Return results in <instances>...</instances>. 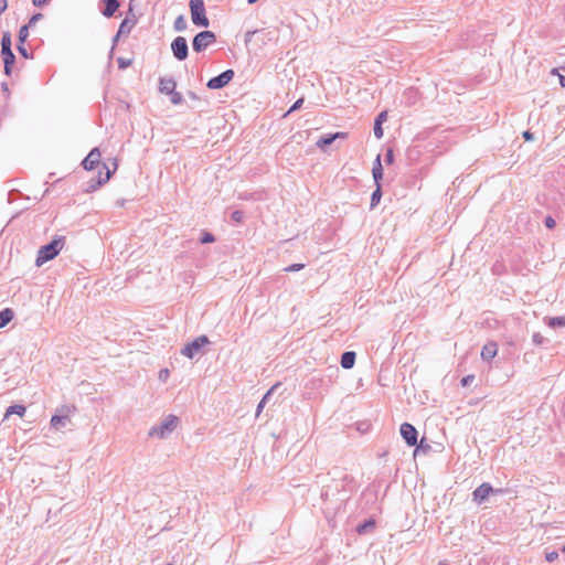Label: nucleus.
Masks as SVG:
<instances>
[{"instance_id": "nucleus-53", "label": "nucleus", "mask_w": 565, "mask_h": 565, "mask_svg": "<svg viewBox=\"0 0 565 565\" xmlns=\"http://www.w3.org/2000/svg\"><path fill=\"white\" fill-rule=\"evenodd\" d=\"M561 551L565 553V544L562 546Z\"/></svg>"}, {"instance_id": "nucleus-10", "label": "nucleus", "mask_w": 565, "mask_h": 565, "mask_svg": "<svg viewBox=\"0 0 565 565\" xmlns=\"http://www.w3.org/2000/svg\"><path fill=\"white\" fill-rule=\"evenodd\" d=\"M234 77V71L233 70H226L218 74L217 76H214L209 79L206 86L210 89H221L224 86H226Z\"/></svg>"}, {"instance_id": "nucleus-35", "label": "nucleus", "mask_w": 565, "mask_h": 565, "mask_svg": "<svg viewBox=\"0 0 565 565\" xmlns=\"http://www.w3.org/2000/svg\"><path fill=\"white\" fill-rule=\"evenodd\" d=\"M302 268H305V264H292V265L286 267L284 270L285 271H299Z\"/></svg>"}, {"instance_id": "nucleus-33", "label": "nucleus", "mask_w": 565, "mask_h": 565, "mask_svg": "<svg viewBox=\"0 0 565 565\" xmlns=\"http://www.w3.org/2000/svg\"><path fill=\"white\" fill-rule=\"evenodd\" d=\"M552 75H556L558 77L559 85L565 88V76L558 73L557 68H553L551 71Z\"/></svg>"}, {"instance_id": "nucleus-42", "label": "nucleus", "mask_w": 565, "mask_h": 565, "mask_svg": "<svg viewBox=\"0 0 565 565\" xmlns=\"http://www.w3.org/2000/svg\"><path fill=\"white\" fill-rule=\"evenodd\" d=\"M532 340L535 344H542L543 343V335L541 333H534L532 337Z\"/></svg>"}, {"instance_id": "nucleus-37", "label": "nucleus", "mask_w": 565, "mask_h": 565, "mask_svg": "<svg viewBox=\"0 0 565 565\" xmlns=\"http://www.w3.org/2000/svg\"><path fill=\"white\" fill-rule=\"evenodd\" d=\"M545 558L547 562L552 563L558 558V553L556 551H552L546 553Z\"/></svg>"}, {"instance_id": "nucleus-22", "label": "nucleus", "mask_w": 565, "mask_h": 565, "mask_svg": "<svg viewBox=\"0 0 565 565\" xmlns=\"http://www.w3.org/2000/svg\"><path fill=\"white\" fill-rule=\"evenodd\" d=\"M188 22L183 15H179L173 23V28L177 32H182L186 29Z\"/></svg>"}, {"instance_id": "nucleus-3", "label": "nucleus", "mask_w": 565, "mask_h": 565, "mask_svg": "<svg viewBox=\"0 0 565 565\" xmlns=\"http://www.w3.org/2000/svg\"><path fill=\"white\" fill-rule=\"evenodd\" d=\"M1 57L3 60V73L10 76L15 62V55L12 51V38L10 32H4L1 36Z\"/></svg>"}, {"instance_id": "nucleus-52", "label": "nucleus", "mask_w": 565, "mask_h": 565, "mask_svg": "<svg viewBox=\"0 0 565 565\" xmlns=\"http://www.w3.org/2000/svg\"><path fill=\"white\" fill-rule=\"evenodd\" d=\"M257 1H258V0H247V2H248L249 4H253V3L257 2Z\"/></svg>"}, {"instance_id": "nucleus-31", "label": "nucleus", "mask_w": 565, "mask_h": 565, "mask_svg": "<svg viewBox=\"0 0 565 565\" xmlns=\"http://www.w3.org/2000/svg\"><path fill=\"white\" fill-rule=\"evenodd\" d=\"M170 95H171V103L173 105H179V104H181L183 102V97H182V95L179 92L174 90Z\"/></svg>"}, {"instance_id": "nucleus-8", "label": "nucleus", "mask_w": 565, "mask_h": 565, "mask_svg": "<svg viewBox=\"0 0 565 565\" xmlns=\"http://www.w3.org/2000/svg\"><path fill=\"white\" fill-rule=\"evenodd\" d=\"M215 40L216 36L212 31H201L194 36L192 47L195 52H202L209 45L213 44Z\"/></svg>"}, {"instance_id": "nucleus-4", "label": "nucleus", "mask_w": 565, "mask_h": 565, "mask_svg": "<svg viewBox=\"0 0 565 565\" xmlns=\"http://www.w3.org/2000/svg\"><path fill=\"white\" fill-rule=\"evenodd\" d=\"M179 423V418L174 415L166 416L162 422L158 425H154L150 428L148 435L149 437L156 438H166L177 428Z\"/></svg>"}, {"instance_id": "nucleus-18", "label": "nucleus", "mask_w": 565, "mask_h": 565, "mask_svg": "<svg viewBox=\"0 0 565 565\" xmlns=\"http://www.w3.org/2000/svg\"><path fill=\"white\" fill-rule=\"evenodd\" d=\"M373 179L376 185H381L380 182L383 179V167L381 163V156L379 154L374 161L372 169Z\"/></svg>"}, {"instance_id": "nucleus-20", "label": "nucleus", "mask_w": 565, "mask_h": 565, "mask_svg": "<svg viewBox=\"0 0 565 565\" xmlns=\"http://www.w3.org/2000/svg\"><path fill=\"white\" fill-rule=\"evenodd\" d=\"M25 412H26V408L23 405H20V404L11 405L7 408V411L4 413L3 420L8 419L13 414L18 415L20 417H23Z\"/></svg>"}, {"instance_id": "nucleus-47", "label": "nucleus", "mask_w": 565, "mask_h": 565, "mask_svg": "<svg viewBox=\"0 0 565 565\" xmlns=\"http://www.w3.org/2000/svg\"><path fill=\"white\" fill-rule=\"evenodd\" d=\"M7 0H0V14L7 9Z\"/></svg>"}, {"instance_id": "nucleus-46", "label": "nucleus", "mask_w": 565, "mask_h": 565, "mask_svg": "<svg viewBox=\"0 0 565 565\" xmlns=\"http://www.w3.org/2000/svg\"><path fill=\"white\" fill-rule=\"evenodd\" d=\"M169 376V371L167 369H163L159 372V379L166 380Z\"/></svg>"}, {"instance_id": "nucleus-50", "label": "nucleus", "mask_w": 565, "mask_h": 565, "mask_svg": "<svg viewBox=\"0 0 565 565\" xmlns=\"http://www.w3.org/2000/svg\"><path fill=\"white\" fill-rule=\"evenodd\" d=\"M321 497L327 500L329 498V489H326L321 492Z\"/></svg>"}, {"instance_id": "nucleus-40", "label": "nucleus", "mask_w": 565, "mask_h": 565, "mask_svg": "<svg viewBox=\"0 0 565 565\" xmlns=\"http://www.w3.org/2000/svg\"><path fill=\"white\" fill-rule=\"evenodd\" d=\"M473 380H475L473 375H467V376L462 377L461 385L462 386H468V385H470L473 382Z\"/></svg>"}, {"instance_id": "nucleus-12", "label": "nucleus", "mask_w": 565, "mask_h": 565, "mask_svg": "<svg viewBox=\"0 0 565 565\" xmlns=\"http://www.w3.org/2000/svg\"><path fill=\"white\" fill-rule=\"evenodd\" d=\"M401 435L408 446L417 445L418 433L412 424H409V423L402 424L401 425Z\"/></svg>"}, {"instance_id": "nucleus-11", "label": "nucleus", "mask_w": 565, "mask_h": 565, "mask_svg": "<svg viewBox=\"0 0 565 565\" xmlns=\"http://www.w3.org/2000/svg\"><path fill=\"white\" fill-rule=\"evenodd\" d=\"M501 489H493L492 486L488 482L480 484L473 492L472 499L476 503H483L491 493H501Z\"/></svg>"}, {"instance_id": "nucleus-5", "label": "nucleus", "mask_w": 565, "mask_h": 565, "mask_svg": "<svg viewBox=\"0 0 565 565\" xmlns=\"http://www.w3.org/2000/svg\"><path fill=\"white\" fill-rule=\"evenodd\" d=\"M75 407L71 405H63L56 408L55 414L52 416L50 425L55 430H61L71 424V415L75 412Z\"/></svg>"}, {"instance_id": "nucleus-43", "label": "nucleus", "mask_w": 565, "mask_h": 565, "mask_svg": "<svg viewBox=\"0 0 565 565\" xmlns=\"http://www.w3.org/2000/svg\"><path fill=\"white\" fill-rule=\"evenodd\" d=\"M544 223L547 228H553L555 226V220L551 216H547Z\"/></svg>"}, {"instance_id": "nucleus-45", "label": "nucleus", "mask_w": 565, "mask_h": 565, "mask_svg": "<svg viewBox=\"0 0 565 565\" xmlns=\"http://www.w3.org/2000/svg\"><path fill=\"white\" fill-rule=\"evenodd\" d=\"M1 89L7 97L10 96V89H9L8 83H6V82L1 83Z\"/></svg>"}, {"instance_id": "nucleus-41", "label": "nucleus", "mask_w": 565, "mask_h": 565, "mask_svg": "<svg viewBox=\"0 0 565 565\" xmlns=\"http://www.w3.org/2000/svg\"><path fill=\"white\" fill-rule=\"evenodd\" d=\"M394 160V153H393V150L392 149H388L385 153V162L387 164H391Z\"/></svg>"}, {"instance_id": "nucleus-16", "label": "nucleus", "mask_w": 565, "mask_h": 565, "mask_svg": "<svg viewBox=\"0 0 565 565\" xmlns=\"http://www.w3.org/2000/svg\"><path fill=\"white\" fill-rule=\"evenodd\" d=\"M497 352L498 348L494 342L487 343L481 350V358L484 361H490L497 355Z\"/></svg>"}, {"instance_id": "nucleus-27", "label": "nucleus", "mask_w": 565, "mask_h": 565, "mask_svg": "<svg viewBox=\"0 0 565 565\" xmlns=\"http://www.w3.org/2000/svg\"><path fill=\"white\" fill-rule=\"evenodd\" d=\"M17 50L21 56L24 58H33V55L28 51V49L24 46V44H18Z\"/></svg>"}, {"instance_id": "nucleus-13", "label": "nucleus", "mask_w": 565, "mask_h": 565, "mask_svg": "<svg viewBox=\"0 0 565 565\" xmlns=\"http://www.w3.org/2000/svg\"><path fill=\"white\" fill-rule=\"evenodd\" d=\"M345 136V132L327 134L321 136L316 145L320 149H324L327 146H330L335 139L344 138Z\"/></svg>"}, {"instance_id": "nucleus-49", "label": "nucleus", "mask_w": 565, "mask_h": 565, "mask_svg": "<svg viewBox=\"0 0 565 565\" xmlns=\"http://www.w3.org/2000/svg\"><path fill=\"white\" fill-rule=\"evenodd\" d=\"M264 407H265V405H264L262 402H259V403H258V406H257V409H256V416H259V414H260V412H262V409H263Z\"/></svg>"}, {"instance_id": "nucleus-17", "label": "nucleus", "mask_w": 565, "mask_h": 565, "mask_svg": "<svg viewBox=\"0 0 565 565\" xmlns=\"http://www.w3.org/2000/svg\"><path fill=\"white\" fill-rule=\"evenodd\" d=\"M356 354L353 351H345L341 355L340 364L343 369L349 370L352 369L355 363Z\"/></svg>"}, {"instance_id": "nucleus-23", "label": "nucleus", "mask_w": 565, "mask_h": 565, "mask_svg": "<svg viewBox=\"0 0 565 565\" xmlns=\"http://www.w3.org/2000/svg\"><path fill=\"white\" fill-rule=\"evenodd\" d=\"M382 190L381 185H376V189L373 191L371 195V209H374L381 201Z\"/></svg>"}, {"instance_id": "nucleus-30", "label": "nucleus", "mask_w": 565, "mask_h": 565, "mask_svg": "<svg viewBox=\"0 0 565 565\" xmlns=\"http://www.w3.org/2000/svg\"><path fill=\"white\" fill-rule=\"evenodd\" d=\"M117 62H118V67H119L120 70H125V68H127L128 66H130V65H131L132 60H130V58H124V57H118V58H117Z\"/></svg>"}, {"instance_id": "nucleus-48", "label": "nucleus", "mask_w": 565, "mask_h": 565, "mask_svg": "<svg viewBox=\"0 0 565 565\" xmlns=\"http://www.w3.org/2000/svg\"><path fill=\"white\" fill-rule=\"evenodd\" d=\"M523 137L525 140L530 141V140H533V134L530 132V131H524L523 132Z\"/></svg>"}, {"instance_id": "nucleus-36", "label": "nucleus", "mask_w": 565, "mask_h": 565, "mask_svg": "<svg viewBox=\"0 0 565 565\" xmlns=\"http://www.w3.org/2000/svg\"><path fill=\"white\" fill-rule=\"evenodd\" d=\"M303 104V98H299L298 100H296L292 106L289 108V110L287 111L286 115L299 109L301 107V105Z\"/></svg>"}, {"instance_id": "nucleus-9", "label": "nucleus", "mask_w": 565, "mask_h": 565, "mask_svg": "<svg viewBox=\"0 0 565 565\" xmlns=\"http://www.w3.org/2000/svg\"><path fill=\"white\" fill-rule=\"evenodd\" d=\"M171 51L178 61H184L189 55V46L185 38L177 36L171 43Z\"/></svg>"}, {"instance_id": "nucleus-38", "label": "nucleus", "mask_w": 565, "mask_h": 565, "mask_svg": "<svg viewBox=\"0 0 565 565\" xmlns=\"http://www.w3.org/2000/svg\"><path fill=\"white\" fill-rule=\"evenodd\" d=\"M43 18V14L42 13H35L31 17V19L29 20V26H32L34 25L38 21H40L41 19Z\"/></svg>"}, {"instance_id": "nucleus-39", "label": "nucleus", "mask_w": 565, "mask_h": 565, "mask_svg": "<svg viewBox=\"0 0 565 565\" xmlns=\"http://www.w3.org/2000/svg\"><path fill=\"white\" fill-rule=\"evenodd\" d=\"M386 119H387V111H386V110H383V111H381V113L377 115V117H376V119H375V122H380V124H382V125H383V122H384V121H386Z\"/></svg>"}, {"instance_id": "nucleus-26", "label": "nucleus", "mask_w": 565, "mask_h": 565, "mask_svg": "<svg viewBox=\"0 0 565 565\" xmlns=\"http://www.w3.org/2000/svg\"><path fill=\"white\" fill-rule=\"evenodd\" d=\"M28 36H29V25L25 24V25L21 26L19 30V34H18L19 43L18 44H24Z\"/></svg>"}, {"instance_id": "nucleus-29", "label": "nucleus", "mask_w": 565, "mask_h": 565, "mask_svg": "<svg viewBox=\"0 0 565 565\" xmlns=\"http://www.w3.org/2000/svg\"><path fill=\"white\" fill-rule=\"evenodd\" d=\"M231 218H232L235 223H242V222H243V220H244V213H243V211L236 210V211L232 212V214H231Z\"/></svg>"}, {"instance_id": "nucleus-21", "label": "nucleus", "mask_w": 565, "mask_h": 565, "mask_svg": "<svg viewBox=\"0 0 565 565\" xmlns=\"http://www.w3.org/2000/svg\"><path fill=\"white\" fill-rule=\"evenodd\" d=\"M13 311L9 308H6L0 311V329L4 328L12 319H13Z\"/></svg>"}, {"instance_id": "nucleus-51", "label": "nucleus", "mask_w": 565, "mask_h": 565, "mask_svg": "<svg viewBox=\"0 0 565 565\" xmlns=\"http://www.w3.org/2000/svg\"><path fill=\"white\" fill-rule=\"evenodd\" d=\"M257 33H258V31L247 32V34H246V41H248V38H249V36L255 35V34H257Z\"/></svg>"}, {"instance_id": "nucleus-24", "label": "nucleus", "mask_w": 565, "mask_h": 565, "mask_svg": "<svg viewBox=\"0 0 565 565\" xmlns=\"http://www.w3.org/2000/svg\"><path fill=\"white\" fill-rule=\"evenodd\" d=\"M547 324L551 328L565 327V317H553V318H550Z\"/></svg>"}, {"instance_id": "nucleus-1", "label": "nucleus", "mask_w": 565, "mask_h": 565, "mask_svg": "<svg viewBox=\"0 0 565 565\" xmlns=\"http://www.w3.org/2000/svg\"><path fill=\"white\" fill-rule=\"evenodd\" d=\"M100 157L102 153L99 149L94 148L82 162V166L86 170L98 169V177L96 180L90 181V184L86 190L87 192L95 191L98 186L105 184L110 179V177L117 168V163L114 162V170H110L107 164L100 163Z\"/></svg>"}, {"instance_id": "nucleus-7", "label": "nucleus", "mask_w": 565, "mask_h": 565, "mask_svg": "<svg viewBox=\"0 0 565 565\" xmlns=\"http://www.w3.org/2000/svg\"><path fill=\"white\" fill-rule=\"evenodd\" d=\"M210 343V340L206 335H200L195 338L193 341L188 343L182 350L181 353L189 358L193 359L194 356L201 353L203 347Z\"/></svg>"}, {"instance_id": "nucleus-54", "label": "nucleus", "mask_w": 565, "mask_h": 565, "mask_svg": "<svg viewBox=\"0 0 565 565\" xmlns=\"http://www.w3.org/2000/svg\"><path fill=\"white\" fill-rule=\"evenodd\" d=\"M439 565H448V564H445V563H439Z\"/></svg>"}, {"instance_id": "nucleus-32", "label": "nucleus", "mask_w": 565, "mask_h": 565, "mask_svg": "<svg viewBox=\"0 0 565 565\" xmlns=\"http://www.w3.org/2000/svg\"><path fill=\"white\" fill-rule=\"evenodd\" d=\"M374 136L377 138V139H381L383 137V128H382V124L380 122H374Z\"/></svg>"}, {"instance_id": "nucleus-34", "label": "nucleus", "mask_w": 565, "mask_h": 565, "mask_svg": "<svg viewBox=\"0 0 565 565\" xmlns=\"http://www.w3.org/2000/svg\"><path fill=\"white\" fill-rule=\"evenodd\" d=\"M278 386V384L274 385L270 390L267 391V393L263 396V398L260 399V402L266 405L268 402H269V398L273 394V392L275 391V388Z\"/></svg>"}, {"instance_id": "nucleus-14", "label": "nucleus", "mask_w": 565, "mask_h": 565, "mask_svg": "<svg viewBox=\"0 0 565 565\" xmlns=\"http://www.w3.org/2000/svg\"><path fill=\"white\" fill-rule=\"evenodd\" d=\"M102 2L104 3L102 13L106 18L113 17L120 6L118 0H102Z\"/></svg>"}, {"instance_id": "nucleus-19", "label": "nucleus", "mask_w": 565, "mask_h": 565, "mask_svg": "<svg viewBox=\"0 0 565 565\" xmlns=\"http://www.w3.org/2000/svg\"><path fill=\"white\" fill-rule=\"evenodd\" d=\"M136 23L137 20L135 18L130 19L129 17H126L119 25V34L125 35L130 33Z\"/></svg>"}, {"instance_id": "nucleus-15", "label": "nucleus", "mask_w": 565, "mask_h": 565, "mask_svg": "<svg viewBox=\"0 0 565 565\" xmlns=\"http://www.w3.org/2000/svg\"><path fill=\"white\" fill-rule=\"evenodd\" d=\"M159 90L162 93V94H171L175 90V87H177V83L175 81L170 77V78H160V83H159Z\"/></svg>"}, {"instance_id": "nucleus-6", "label": "nucleus", "mask_w": 565, "mask_h": 565, "mask_svg": "<svg viewBox=\"0 0 565 565\" xmlns=\"http://www.w3.org/2000/svg\"><path fill=\"white\" fill-rule=\"evenodd\" d=\"M189 7L193 24L196 26L207 28L210 25V21L205 14L204 1L190 0Z\"/></svg>"}, {"instance_id": "nucleus-44", "label": "nucleus", "mask_w": 565, "mask_h": 565, "mask_svg": "<svg viewBox=\"0 0 565 565\" xmlns=\"http://www.w3.org/2000/svg\"><path fill=\"white\" fill-rule=\"evenodd\" d=\"M120 36H121V34H119V32L117 31L116 35L113 39V46H111V50H110V53H109L110 57L113 56V53H114V50H115V45L118 42Z\"/></svg>"}, {"instance_id": "nucleus-28", "label": "nucleus", "mask_w": 565, "mask_h": 565, "mask_svg": "<svg viewBox=\"0 0 565 565\" xmlns=\"http://www.w3.org/2000/svg\"><path fill=\"white\" fill-rule=\"evenodd\" d=\"M200 242L202 244H209V243H213L215 242V237L212 233L210 232H204L200 238Z\"/></svg>"}, {"instance_id": "nucleus-2", "label": "nucleus", "mask_w": 565, "mask_h": 565, "mask_svg": "<svg viewBox=\"0 0 565 565\" xmlns=\"http://www.w3.org/2000/svg\"><path fill=\"white\" fill-rule=\"evenodd\" d=\"M64 245V237L58 236L49 244L41 246L35 259L36 266H42L44 263L55 258Z\"/></svg>"}, {"instance_id": "nucleus-25", "label": "nucleus", "mask_w": 565, "mask_h": 565, "mask_svg": "<svg viewBox=\"0 0 565 565\" xmlns=\"http://www.w3.org/2000/svg\"><path fill=\"white\" fill-rule=\"evenodd\" d=\"M375 522L373 520H366L362 524H359L356 531L359 534H363L367 531V529L374 527Z\"/></svg>"}]
</instances>
